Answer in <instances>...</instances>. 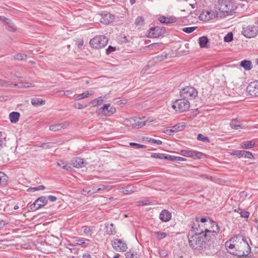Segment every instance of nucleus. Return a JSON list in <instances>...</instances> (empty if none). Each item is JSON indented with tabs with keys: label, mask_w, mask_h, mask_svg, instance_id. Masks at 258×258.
Wrapping results in <instances>:
<instances>
[{
	"label": "nucleus",
	"mask_w": 258,
	"mask_h": 258,
	"mask_svg": "<svg viewBox=\"0 0 258 258\" xmlns=\"http://www.w3.org/2000/svg\"><path fill=\"white\" fill-rule=\"evenodd\" d=\"M237 238H238V240L241 239V240L236 245L235 250L230 251L229 252L238 257L248 255L251 248L246 239L242 235L238 236Z\"/></svg>",
	"instance_id": "nucleus-2"
},
{
	"label": "nucleus",
	"mask_w": 258,
	"mask_h": 258,
	"mask_svg": "<svg viewBox=\"0 0 258 258\" xmlns=\"http://www.w3.org/2000/svg\"><path fill=\"white\" fill-rule=\"evenodd\" d=\"M197 139L199 141H201L204 142H210L209 139L207 137H204L202 134H199L197 137Z\"/></svg>",
	"instance_id": "nucleus-41"
},
{
	"label": "nucleus",
	"mask_w": 258,
	"mask_h": 258,
	"mask_svg": "<svg viewBox=\"0 0 258 258\" xmlns=\"http://www.w3.org/2000/svg\"><path fill=\"white\" fill-rule=\"evenodd\" d=\"M5 21L8 24L9 30L14 31L16 30V27L15 25L12 23H10V21L9 19L4 17Z\"/></svg>",
	"instance_id": "nucleus-37"
},
{
	"label": "nucleus",
	"mask_w": 258,
	"mask_h": 258,
	"mask_svg": "<svg viewBox=\"0 0 258 258\" xmlns=\"http://www.w3.org/2000/svg\"><path fill=\"white\" fill-rule=\"evenodd\" d=\"M110 106V104H104L103 107L99 109V110H101L102 112L104 113L105 115L109 116L111 114H113L116 111L115 107H111L109 108Z\"/></svg>",
	"instance_id": "nucleus-15"
},
{
	"label": "nucleus",
	"mask_w": 258,
	"mask_h": 258,
	"mask_svg": "<svg viewBox=\"0 0 258 258\" xmlns=\"http://www.w3.org/2000/svg\"><path fill=\"white\" fill-rule=\"evenodd\" d=\"M258 32V26L249 25L243 28L242 34L247 38L254 37Z\"/></svg>",
	"instance_id": "nucleus-7"
},
{
	"label": "nucleus",
	"mask_w": 258,
	"mask_h": 258,
	"mask_svg": "<svg viewBox=\"0 0 258 258\" xmlns=\"http://www.w3.org/2000/svg\"><path fill=\"white\" fill-rule=\"evenodd\" d=\"M165 33V29L163 27L158 26L150 28L148 37L151 38H157Z\"/></svg>",
	"instance_id": "nucleus-10"
},
{
	"label": "nucleus",
	"mask_w": 258,
	"mask_h": 258,
	"mask_svg": "<svg viewBox=\"0 0 258 258\" xmlns=\"http://www.w3.org/2000/svg\"><path fill=\"white\" fill-rule=\"evenodd\" d=\"M76 243L78 244L82 245L85 243V239L84 238L78 239L76 240Z\"/></svg>",
	"instance_id": "nucleus-61"
},
{
	"label": "nucleus",
	"mask_w": 258,
	"mask_h": 258,
	"mask_svg": "<svg viewBox=\"0 0 258 258\" xmlns=\"http://www.w3.org/2000/svg\"><path fill=\"white\" fill-rule=\"evenodd\" d=\"M130 145L131 146H136L138 148H145L146 147V146L144 145L139 144L135 143H131Z\"/></svg>",
	"instance_id": "nucleus-56"
},
{
	"label": "nucleus",
	"mask_w": 258,
	"mask_h": 258,
	"mask_svg": "<svg viewBox=\"0 0 258 258\" xmlns=\"http://www.w3.org/2000/svg\"><path fill=\"white\" fill-rule=\"evenodd\" d=\"M163 132L166 135H172L174 133L173 130L171 129L170 127L165 128Z\"/></svg>",
	"instance_id": "nucleus-48"
},
{
	"label": "nucleus",
	"mask_w": 258,
	"mask_h": 258,
	"mask_svg": "<svg viewBox=\"0 0 258 258\" xmlns=\"http://www.w3.org/2000/svg\"><path fill=\"white\" fill-rule=\"evenodd\" d=\"M57 165L61 168L68 170L71 168V166H69L67 163L63 162L62 160H58L57 162Z\"/></svg>",
	"instance_id": "nucleus-34"
},
{
	"label": "nucleus",
	"mask_w": 258,
	"mask_h": 258,
	"mask_svg": "<svg viewBox=\"0 0 258 258\" xmlns=\"http://www.w3.org/2000/svg\"><path fill=\"white\" fill-rule=\"evenodd\" d=\"M109 224H106L105 226L107 228L106 229V233L107 234L109 235H112L115 233V229L113 227L114 225L113 224H110V227H108Z\"/></svg>",
	"instance_id": "nucleus-33"
},
{
	"label": "nucleus",
	"mask_w": 258,
	"mask_h": 258,
	"mask_svg": "<svg viewBox=\"0 0 258 258\" xmlns=\"http://www.w3.org/2000/svg\"><path fill=\"white\" fill-rule=\"evenodd\" d=\"M186 126V123L184 122H179L173 126L174 128L173 130L174 133L180 132L183 131Z\"/></svg>",
	"instance_id": "nucleus-26"
},
{
	"label": "nucleus",
	"mask_w": 258,
	"mask_h": 258,
	"mask_svg": "<svg viewBox=\"0 0 258 258\" xmlns=\"http://www.w3.org/2000/svg\"><path fill=\"white\" fill-rule=\"evenodd\" d=\"M54 144V143H43L42 145V147L44 149H49L53 147V145Z\"/></svg>",
	"instance_id": "nucleus-49"
},
{
	"label": "nucleus",
	"mask_w": 258,
	"mask_h": 258,
	"mask_svg": "<svg viewBox=\"0 0 258 258\" xmlns=\"http://www.w3.org/2000/svg\"><path fill=\"white\" fill-rule=\"evenodd\" d=\"M151 157L154 158L164 159V154L161 153H153L151 155Z\"/></svg>",
	"instance_id": "nucleus-46"
},
{
	"label": "nucleus",
	"mask_w": 258,
	"mask_h": 258,
	"mask_svg": "<svg viewBox=\"0 0 258 258\" xmlns=\"http://www.w3.org/2000/svg\"><path fill=\"white\" fill-rule=\"evenodd\" d=\"M34 85L31 83L25 82V83H21L19 86V88H27L29 87H34Z\"/></svg>",
	"instance_id": "nucleus-45"
},
{
	"label": "nucleus",
	"mask_w": 258,
	"mask_h": 258,
	"mask_svg": "<svg viewBox=\"0 0 258 258\" xmlns=\"http://www.w3.org/2000/svg\"><path fill=\"white\" fill-rule=\"evenodd\" d=\"M96 100L99 105L103 101L102 96L99 97L98 98L96 99Z\"/></svg>",
	"instance_id": "nucleus-62"
},
{
	"label": "nucleus",
	"mask_w": 258,
	"mask_h": 258,
	"mask_svg": "<svg viewBox=\"0 0 258 258\" xmlns=\"http://www.w3.org/2000/svg\"><path fill=\"white\" fill-rule=\"evenodd\" d=\"M176 156L164 154V159L170 161H175Z\"/></svg>",
	"instance_id": "nucleus-50"
},
{
	"label": "nucleus",
	"mask_w": 258,
	"mask_h": 258,
	"mask_svg": "<svg viewBox=\"0 0 258 258\" xmlns=\"http://www.w3.org/2000/svg\"><path fill=\"white\" fill-rule=\"evenodd\" d=\"M239 195L240 197L242 198V200H244L245 198L247 196V192L244 191L240 192Z\"/></svg>",
	"instance_id": "nucleus-59"
},
{
	"label": "nucleus",
	"mask_w": 258,
	"mask_h": 258,
	"mask_svg": "<svg viewBox=\"0 0 258 258\" xmlns=\"http://www.w3.org/2000/svg\"><path fill=\"white\" fill-rule=\"evenodd\" d=\"M20 116V113L18 112H12L10 113L9 115V118L11 122L16 123L19 121Z\"/></svg>",
	"instance_id": "nucleus-24"
},
{
	"label": "nucleus",
	"mask_w": 258,
	"mask_h": 258,
	"mask_svg": "<svg viewBox=\"0 0 258 258\" xmlns=\"http://www.w3.org/2000/svg\"><path fill=\"white\" fill-rule=\"evenodd\" d=\"M197 28V27H190L183 28L182 31L186 33H190L195 31Z\"/></svg>",
	"instance_id": "nucleus-44"
},
{
	"label": "nucleus",
	"mask_w": 258,
	"mask_h": 258,
	"mask_svg": "<svg viewBox=\"0 0 258 258\" xmlns=\"http://www.w3.org/2000/svg\"><path fill=\"white\" fill-rule=\"evenodd\" d=\"M68 124L67 123H62L59 124H53L49 126V130L51 131L56 132L67 127Z\"/></svg>",
	"instance_id": "nucleus-20"
},
{
	"label": "nucleus",
	"mask_w": 258,
	"mask_h": 258,
	"mask_svg": "<svg viewBox=\"0 0 258 258\" xmlns=\"http://www.w3.org/2000/svg\"><path fill=\"white\" fill-rule=\"evenodd\" d=\"M224 41L229 42L233 40V34L232 32L228 33L224 38Z\"/></svg>",
	"instance_id": "nucleus-43"
},
{
	"label": "nucleus",
	"mask_w": 258,
	"mask_h": 258,
	"mask_svg": "<svg viewBox=\"0 0 258 258\" xmlns=\"http://www.w3.org/2000/svg\"><path fill=\"white\" fill-rule=\"evenodd\" d=\"M74 107L77 109H82L85 107H88V105L86 104L85 106H83L82 104L80 103H75L74 105Z\"/></svg>",
	"instance_id": "nucleus-51"
},
{
	"label": "nucleus",
	"mask_w": 258,
	"mask_h": 258,
	"mask_svg": "<svg viewBox=\"0 0 258 258\" xmlns=\"http://www.w3.org/2000/svg\"><path fill=\"white\" fill-rule=\"evenodd\" d=\"M199 45L201 48H208L209 47V41L206 36H202L199 39Z\"/></svg>",
	"instance_id": "nucleus-23"
},
{
	"label": "nucleus",
	"mask_w": 258,
	"mask_h": 258,
	"mask_svg": "<svg viewBox=\"0 0 258 258\" xmlns=\"http://www.w3.org/2000/svg\"><path fill=\"white\" fill-rule=\"evenodd\" d=\"M154 233L156 236L158 240H161L167 236L166 233L165 232H154Z\"/></svg>",
	"instance_id": "nucleus-38"
},
{
	"label": "nucleus",
	"mask_w": 258,
	"mask_h": 258,
	"mask_svg": "<svg viewBox=\"0 0 258 258\" xmlns=\"http://www.w3.org/2000/svg\"><path fill=\"white\" fill-rule=\"evenodd\" d=\"M109 185H102L100 187L98 188V189H96V191H93V193H96L100 190H103L107 189L108 187H109Z\"/></svg>",
	"instance_id": "nucleus-53"
},
{
	"label": "nucleus",
	"mask_w": 258,
	"mask_h": 258,
	"mask_svg": "<svg viewBox=\"0 0 258 258\" xmlns=\"http://www.w3.org/2000/svg\"><path fill=\"white\" fill-rule=\"evenodd\" d=\"M190 107V103L188 100L181 98L176 100L172 105V107L176 111L182 112L188 110Z\"/></svg>",
	"instance_id": "nucleus-6"
},
{
	"label": "nucleus",
	"mask_w": 258,
	"mask_h": 258,
	"mask_svg": "<svg viewBox=\"0 0 258 258\" xmlns=\"http://www.w3.org/2000/svg\"><path fill=\"white\" fill-rule=\"evenodd\" d=\"M246 91L250 95L258 97V80L250 82L246 88Z\"/></svg>",
	"instance_id": "nucleus-11"
},
{
	"label": "nucleus",
	"mask_w": 258,
	"mask_h": 258,
	"mask_svg": "<svg viewBox=\"0 0 258 258\" xmlns=\"http://www.w3.org/2000/svg\"><path fill=\"white\" fill-rule=\"evenodd\" d=\"M116 48L115 47L112 46H109L107 49H106V53L107 54H110L112 52H113L115 50Z\"/></svg>",
	"instance_id": "nucleus-54"
},
{
	"label": "nucleus",
	"mask_w": 258,
	"mask_h": 258,
	"mask_svg": "<svg viewBox=\"0 0 258 258\" xmlns=\"http://www.w3.org/2000/svg\"><path fill=\"white\" fill-rule=\"evenodd\" d=\"M240 215L241 217L243 218H248L249 217V213L247 211H242L240 212Z\"/></svg>",
	"instance_id": "nucleus-57"
},
{
	"label": "nucleus",
	"mask_w": 258,
	"mask_h": 258,
	"mask_svg": "<svg viewBox=\"0 0 258 258\" xmlns=\"http://www.w3.org/2000/svg\"><path fill=\"white\" fill-rule=\"evenodd\" d=\"M240 66L246 71H249L252 68L251 62L249 60H242L240 63Z\"/></svg>",
	"instance_id": "nucleus-30"
},
{
	"label": "nucleus",
	"mask_w": 258,
	"mask_h": 258,
	"mask_svg": "<svg viewBox=\"0 0 258 258\" xmlns=\"http://www.w3.org/2000/svg\"><path fill=\"white\" fill-rule=\"evenodd\" d=\"M114 250L119 252L125 251L127 249L126 242L120 239H115L112 243Z\"/></svg>",
	"instance_id": "nucleus-9"
},
{
	"label": "nucleus",
	"mask_w": 258,
	"mask_h": 258,
	"mask_svg": "<svg viewBox=\"0 0 258 258\" xmlns=\"http://www.w3.org/2000/svg\"><path fill=\"white\" fill-rule=\"evenodd\" d=\"M198 92L196 88L192 86H186L180 91V98L186 100H192L198 96Z\"/></svg>",
	"instance_id": "nucleus-3"
},
{
	"label": "nucleus",
	"mask_w": 258,
	"mask_h": 258,
	"mask_svg": "<svg viewBox=\"0 0 258 258\" xmlns=\"http://www.w3.org/2000/svg\"><path fill=\"white\" fill-rule=\"evenodd\" d=\"M47 203V199L45 197L42 196L37 199L31 206V209L37 210L46 205Z\"/></svg>",
	"instance_id": "nucleus-12"
},
{
	"label": "nucleus",
	"mask_w": 258,
	"mask_h": 258,
	"mask_svg": "<svg viewBox=\"0 0 258 258\" xmlns=\"http://www.w3.org/2000/svg\"><path fill=\"white\" fill-rule=\"evenodd\" d=\"M146 122V120H145V117L142 118L140 117H135L125 119L124 123L126 126H132L133 128H140L145 125Z\"/></svg>",
	"instance_id": "nucleus-4"
},
{
	"label": "nucleus",
	"mask_w": 258,
	"mask_h": 258,
	"mask_svg": "<svg viewBox=\"0 0 258 258\" xmlns=\"http://www.w3.org/2000/svg\"><path fill=\"white\" fill-rule=\"evenodd\" d=\"M181 153L183 155H187L188 157H194L195 158H200V155H201V153L197 151L188 150H181Z\"/></svg>",
	"instance_id": "nucleus-19"
},
{
	"label": "nucleus",
	"mask_w": 258,
	"mask_h": 258,
	"mask_svg": "<svg viewBox=\"0 0 258 258\" xmlns=\"http://www.w3.org/2000/svg\"><path fill=\"white\" fill-rule=\"evenodd\" d=\"M47 199L49 200L51 202H53L56 201L57 198L54 196H49Z\"/></svg>",
	"instance_id": "nucleus-60"
},
{
	"label": "nucleus",
	"mask_w": 258,
	"mask_h": 258,
	"mask_svg": "<svg viewBox=\"0 0 258 258\" xmlns=\"http://www.w3.org/2000/svg\"><path fill=\"white\" fill-rule=\"evenodd\" d=\"M135 24L138 27L143 26L145 24L144 18L142 16H138L135 21Z\"/></svg>",
	"instance_id": "nucleus-32"
},
{
	"label": "nucleus",
	"mask_w": 258,
	"mask_h": 258,
	"mask_svg": "<svg viewBox=\"0 0 258 258\" xmlns=\"http://www.w3.org/2000/svg\"><path fill=\"white\" fill-rule=\"evenodd\" d=\"M158 20L163 24H169L175 23L177 21V19L175 17H166L162 16L159 17Z\"/></svg>",
	"instance_id": "nucleus-17"
},
{
	"label": "nucleus",
	"mask_w": 258,
	"mask_h": 258,
	"mask_svg": "<svg viewBox=\"0 0 258 258\" xmlns=\"http://www.w3.org/2000/svg\"><path fill=\"white\" fill-rule=\"evenodd\" d=\"M82 228L84 229V232L86 234L92 233L94 230V227H90L87 226H83Z\"/></svg>",
	"instance_id": "nucleus-39"
},
{
	"label": "nucleus",
	"mask_w": 258,
	"mask_h": 258,
	"mask_svg": "<svg viewBox=\"0 0 258 258\" xmlns=\"http://www.w3.org/2000/svg\"><path fill=\"white\" fill-rule=\"evenodd\" d=\"M231 127L235 130L242 128V125L239 121L237 119H232L230 122Z\"/></svg>",
	"instance_id": "nucleus-29"
},
{
	"label": "nucleus",
	"mask_w": 258,
	"mask_h": 258,
	"mask_svg": "<svg viewBox=\"0 0 258 258\" xmlns=\"http://www.w3.org/2000/svg\"><path fill=\"white\" fill-rule=\"evenodd\" d=\"M209 223L211 225L212 229L205 228V232L199 234L195 233L188 239V243L190 246L196 249H200L205 247L206 245H211V242L216 239V235L218 231V227L216 222L210 219Z\"/></svg>",
	"instance_id": "nucleus-1"
},
{
	"label": "nucleus",
	"mask_w": 258,
	"mask_h": 258,
	"mask_svg": "<svg viewBox=\"0 0 258 258\" xmlns=\"http://www.w3.org/2000/svg\"><path fill=\"white\" fill-rule=\"evenodd\" d=\"M26 57V55L25 54L19 53L14 56V58L15 59H17L18 60H22L24 59V57Z\"/></svg>",
	"instance_id": "nucleus-47"
},
{
	"label": "nucleus",
	"mask_w": 258,
	"mask_h": 258,
	"mask_svg": "<svg viewBox=\"0 0 258 258\" xmlns=\"http://www.w3.org/2000/svg\"><path fill=\"white\" fill-rule=\"evenodd\" d=\"M13 84L11 82L7 81L6 80L0 79V86L2 87H9Z\"/></svg>",
	"instance_id": "nucleus-42"
},
{
	"label": "nucleus",
	"mask_w": 258,
	"mask_h": 258,
	"mask_svg": "<svg viewBox=\"0 0 258 258\" xmlns=\"http://www.w3.org/2000/svg\"><path fill=\"white\" fill-rule=\"evenodd\" d=\"M72 164L73 166L76 168H82L86 165V163L82 158H76L75 160H72Z\"/></svg>",
	"instance_id": "nucleus-21"
},
{
	"label": "nucleus",
	"mask_w": 258,
	"mask_h": 258,
	"mask_svg": "<svg viewBox=\"0 0 258 258\" xmlns=\"http://www.w3.org/2000/svg\"><path fill=\"white\" fill-rule=\"evenodd\" d=\"M236 245L237 244H232L231 240L229 241H227L225 243V246L229 248V251L235 250V248H236Z\"/></svg>",
	"instance_id": "nucleus-36"
},
{
	"label": "nucleus",
	"mask_w": 258,
	"mask_h": 258,
	"mask_svg": "<svg viewBox=\"0 0 258 258\" xmlns=\"http://www.w3.org/2000/svg\"><path fill=\"white\" fill-rule=\"evenodd\" d=\"M254 145V143L252 141H245L242 142L241 144V147L243 149H250L253 148Z\"/></svg>",
	"instance_id": "nucleus-31"
},
{
	"label": "nucleus",
	"mask_w": 258,
	"mask_h": 258,
	"mask_svg": "<svg viewBox=\"0 0 258 258\" xmlns=\"http://www.w3.org/2000/svg\"><path fill=\"white\" fill-rule=\"evenodd\" d=\"M87 105H88V106H89V105H92V106L93 107H95V106H98V104L97 103V100L95 99L94 100H93L92 101H91L88 104H87Z\"/></svg>",
	"instance_id": "nucleus-55"
},
{
	"label": "nucleus",
	"mask_w": 258,
	"mask_h": 258,
	"mask_svg": "<svg viewBox=\"0 0 258 258\" xmlns=\"http://www.w3.org/2000/svg\"><path fill=\"white\" fill-rule=\"evenodd\" d=\"M94 92L91 91L90 92L89 91H86L82 94H78L74 96V100L76 101H79L83 99L88 98L90 96L94 94Z\"/></svg>",
	"instance_id": "nucleus-22"
},
{
	"label": "nucleus",
	"mask_w": 258,
	"mask_h": 258,
	"mask_svg": "<svg viewBox=\"0 0 258 258\" xmlns=\"http://www.w3.org/2000/svg\"><path fill=\"white\" fill-rule=\"evenodd\" d=\"M31 104L34 106L44 105L45 103V100L39 98H35L31 99Z\"/></svg>",
	"instance_id": "nucleus-27"
},
{
	"label": "nucleus",
	"mask_w": 258,
	"mask_h": 258,
	"mask_svg": "<svg viewBox=\"0 0 258 258\" xmlns=\"http://www.w3.org/2000/svg\"><path fill=\"white\" fill-rule=\"evenodd\" d=\"M119 192H123L126 195H129L134 191V187L128 185L126 187H121L118 188Z\"/></svg>",
	"instance_id": "nucleus-25"
},
{
	"label": "nucleus",
	"mask_w": 258,
	"mask_h": 258,
	"mask_svg": "<svg viewBox=\"0 0 258 258\" xmlns=\"http://www.w3.org/2000/svg\"><path fill=\"white\" fill-rule=\"evenodd\" d=\"M200 218L196 217L193 219L191 222L190 226L192 230L195 232V233L199 234L200 233L205 232V229L201 228L199 225Z\"/></svg>",
	"instance_id": "nucleus-13"
},
{
	"label": "nucleus",
	"mask_w": 258,
	"mask_h": 258,
	"mask_svg": "<svg viewBox=\"0 0 258 258\" xmlns=\"http://www.w3.org/2000/svg\"><path fill=\"white\" fill-rule=\"evenodd\" d=\"M83 258H92V257L90 254L85 253L83 254Z\"/></svg>",
	"instance_id": "nucleus-64"
},
{
	"label": "nucleus",
	"mask_w": 258,
	"mask_h": 258,
	"mask_svg": "<svg viewBox=\"0 0 258 258\" xmlns=\"http://www.w3.org/2000/svg\"><path fill=\"white\" fill-rule=\"evenodd\" d=\"M108 38L104 35L97 36L90 41V44L95 49L104 47L108 43Z\"/></svg>",
	"instance_id": "nucleus-5"
},
{
	"label": "nucleus",
	"mask_w": 258,
	"mask_h": 258,
	"mask_svg": "<svg viewBox=\"0 0 258 258\" xmlns=\"http://www.w3.org/2000/svg\"><path fill=\"white\" fill-rule=\"evenodd\" d=\"M171 214L167 210H163L159 215L160 219L163 222H167L171 219Z\"/></svg>",
	"instance_id": "nucleus-18"
},
{
	"label": "nucleus",
	"mask_w": 258,
	"mask_h": 258,
	"mask_svg": "<svg viewBox=\"0 0 258 258\" xmlns=\"http://www.w3.org/2000/svg\"><path fill=\"white\" fill-rule=\"evenodd\" d=\"M125 256L126 258H139V254L137 252L130 250L125 253Z\"/></svg>",
	"instance_id": "nucleus-35"
},
{
	"label": "nucleus",
	"mask_w": 258,
	"mask_h": 258,
	"mask_svg": "<svg viewBox=\"0 0 258 258\" xmlns=\"http://www.w3.org/2000/svg\"><path fill=\"white\" fill-rule=\"evenodd\" d=\"M175 159V161H184L186 160V159L184 158L177 156H176Z\"/></svg>",
	"instance_id": "nucleus-63"
},
{
	"label": "nucleus",
	"mask_w": 258,
	"mask_h": 258,
	"mask_svg": "<svg viewBox=\"0 0 258 258\" xmlns=\"http://www.w3.org/2000/svg\"><path fill=\"white\" fill-rule=\"evenodd\" d=\"M8 177L3 172L0 171V185L5 186L8 183Z\"/></svg>",
	"instance_id": "nucleus-28"
},
{
	"label": "nucleus",
	"mask_w": 258,
	"mask_h": 258,
	"mask_svg": "<svg viewBox=\"0 0 258 258\" xmlns=\"http://www.w3.org/2000/svg\"><path fill=\"white\" fill-rule=\"evenodd\" d=\"M114 20V17L109 13L104 12L101 14V17L100 19V21L101 23L108 25L112 22Z\"/></svg>",
	"instance_id": "nucleus-14"
},
{
	"label": "nucleus",
	"mask_w": 258,
	"mask_h": 258,
	"mask_svg": "<svg viewBox=\"0 0 258 258\" xmlns=\"http://www.w3.org/2000/svg\"><path fill=\"white\" fill-rule=\"evenodd\" d=\"M58 92L63 93V95L67 96L71 95L73 94V92L72 90L58 91Z\"/></svg>",
	"instance_id": "nucleus-58"
},
{
	"label": "nucleus",
	"mask_w": 258,
	"mask_h": 258,
	"mask_svg": "<svg viewBox=\"0 0 258 258\" xmlns=\"http://www.w3.org/2000/svg\"><path fill=\"white\" fill-rule=\"evenodd\" d=\"M169 57V54L167 53H163L160 55H158L155 57V58L158 61H162Z\"/></svg>",
	"instance_id": "nucleus-40"
},
{
	"label": "nucleus",
	"mask_w": 258,
	"mask_h": 258,
	"mask_svg": "<svg viewBox=\"0 0 258 258\" xmlns=\"http://www.w3.org/2000/svg\"><path fill=\"white\" fill-rule=\"evenodd\" d=\"M232 155H237L239 157H244L248 159H252L253 156L251 152L246 151H236L231 153Z\"/></svg>",
	"instance_id": "nucleus-16"
},
{
	"label": "nucleus",
	"mask_w": 258,
	"mask_h": 258,
	"mask_svg": "<svg viewBox=\"0 0 258 258\" xmlns=\"http://www.w3.org/2000/svg\"><path fill=\"white\" fill-rule=\"evenodd\" d=\"M217 9L223 13H226L227 15L230 12L231 6L230 2L228 0H218V5H216Z\"/></svg>",
	"instance_id": "nucleus-8"
},
{
	"label": "nucleus",
	"mask_w": 258,
	"mask_h": 258,
	"mask_svg": "<svg viewBox=\"0 0 258 258\" xmlns=\"http://www.w3.org/2000/svg\"><path fill=\"white\" fill-rule=\"evenodd\" d=\"M148 142H151L152 143L156 144L157 145H161L162 144V141L159 140H156L152 138H150L148 140Z\"/></svg>",
	"instance_id": "nucleus-52"
}]
</instances>
